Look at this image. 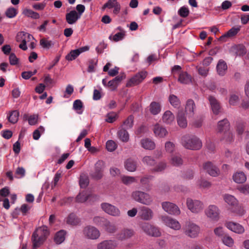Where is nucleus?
<instances>
[{"mask_svg":"<svg viewBox=\"0 0 249 249\" xmlns=\"http://www.w3.org/2000/svg\"><path fill=\"white\" fill-rule=\"evenodd\" d=\"M49 234V231L46 226L37 228L32 236L33 249L39 247L46 240Z\"/></svg>","mask_w":249,"mask_h":249,"instance_id":"nucleus-1","label":"nucleus"},{"mask_svg":"<svg viewBox=\"0 0 249 249\" xmlns=\"http://www.w3.org/2000/svg\"><path fill=\"white\" fill-rule=\"evenodd\" d=\"M182 145L186 149L196 150L202 146L201 141L195 136L185 135L181 139Z\"/></svg>","mask_w":249,"mask_h":249,"instance_id":"nucleus-2","label":"nucleus"},{"mask_svg":"<svg viewBox=\"0 0 249 249\" xmlns=\"http://www.w3.org/2000/svg\"><path fill=\"white\" fill-rule=\"evenodd\" d=\"M184 233L190 238L196 237L200 231V227L191 221H186L182 227Z\"/></svg>","mask_w":249,"mask_h":249,"instance_id":"nucleus-3","label":"nucleus"},{"mask_svg":"<svg viewBox=\"0 0 249 249\" xmlns=\"http://www.w3.org/2000/svg\"><path fill=\"white\" fill-rule=\"evenodd\" d=\"M131 197L135 201L145 205H150L153 201L149 194L140 191L133 192Z\"/></svg>","mask_w":249,"mask_h":249,"instance_id":"nucleus-4","label":"nucleus"},{"mask_svg":"<svg viewBox=\"0 0 249 249\" xmlns=\"http://www.w3.org/2000/svg\"><path fill=\"white\" fill-rule=\"evenodd\" d=\"M142 230L148 235L158 237L161 236V233L160 229L149 223L144 222L140 226Z\"/></svg>","mask_w":249,"mask_h":249,"instance_id":"nucleus-5","label":"nucleus"},{"mask_svg":"<svg viewBox=\"0 0 249 249\" xmlns=\"http://www.w3.org/2000/svg\"><path fill=\"white\" fill-rule=\"evenodd\" d=\"M188 209L193 213H197L201 212L204 208L203 203L198 200L188 198L186 200Z\"/></svg>","mask_w":249,"mask_h":249,"instance_id":"nucleus-6","label":"nucleus"},{"mask_svg":"<svg viewBox=\"0 0 249 249\" xmlns=\"http://www.w3.org/2000/svg\"><path fill=\"white\" fill-rule=\"evenodd\" d=\"M83 233L86 238L92 240L98 239L100 235L99 231L91 226L85 227L83 229Z\"/></svg>","mask_w":249,"mask_h":249,"instance_id":"nucleus-7","label":"nucleus"},{"mask_svg":"<svg viewBox=\"0 0 249 249\" xmlns=\"http://www.w3.org/2000/svg\"><path fill=\"white\" fill-rule=\"evenodd\" d=\"M205 213L206 216L211 220L217 221L219 219L220 210L214 205H210L205 210Z\"/></svg>","mask_w":249,"mask_h":249,"instance_id":"nucleus-8","label":"nucleus"},{"mask_svg":"<svg viewBox=\"0 0 249 249\" xmlns=\"http://www.w3.org/2000/svg\"><path fill=\"white\" fill-rule=\"evenodd\" d=\"M104 162L102 160H98L94 165V170L90 173V177L96 180L100 179L103 176Z\"/></svg>","mask_w":249,"mask_h":249,"instance_id":"nucleus-9","label":"nucleus"},{"mask_svg":"<svg viewBox=\"0 0 249 249\" xmlns=\"http://www.w3.org/2000/svg\"><path fill=\"white\" fill-rule=\"evenodd\" d=\"M102 209L107 213L113 216H119L121 212L117 207L108 203H103L101 204Z\"/></svg>","mask_w":249,"mask_h":249,"instance_id":"nucleus-10","label":"nucleus"},{"mask_svg":"<svg viewBox=\"0 0 249 249\" xmlns=\"http://www.w3.org/2000/svg\"><path fill=\"white\" fill-rule=\"evenodd\" d=\"M146 75L147 72L145 71L138 72L129 79L126 83V86L130 87L139 84L143 80Z\"/></svg>","mask_w":249,"mask_h":249,"instance_id":"nucleus-11","label":"nucleus"},{"mask_svg":"<svg viewBox=\"0 0 249 249\" xmlns=\"http://www.w3.org/2000/svg\"><path fill=\"white\" fill-rule=\"evenodd\" d=\"M163 210L170 214L178 215L180 213V211L177 205L169 202H164L162 203Z\"/></svg>","mask_w":249,"mask_h":249,"instance_id":"nucleus-12","label":"nucleus"},{"mask_svg":"<svg viewBox=\"0 0 249 249\" xmlns=\"http://www.w3.org/2000/svg\"><path fill=\"white\" fill-rule=\"evenodd\" d=\"M138 216L142 219L149 221L152 219L153 216V212L148 207L141 206L139 208Z\"/></svg>","mask_w":249,"mask_h":249,"instance_id":"nucleus-13","label":"nucleus"},{"mask_svg":"<svg viewBox=\"0 0 249 249\" xmlns=\"http://www.w3.org/2000/svg\"><path fill=\"white\" fill-rule=\"evenodd\" d=\"M163 223L167 226L175 230H179L181 228V225L176 219L168 216H163L161 218Z\"/></svg>","mask_w":249,"mask_h":249,"instance_id":"nucleus-14","label":"nucleus"},{"mask_svg":"<svg viewBox=\"0 0 249 249\" xmlns=\"http://www.w3.org/2000/svg\"><path fill=\"white\" fill-rule=\"evenodd\" d=\"M203 168L210 176L213 177H217L220 173L219 169L210 161L204 163Z\"/></svg>","mask_w":249,"mask_h":249,"instance_id":"nucleus-15","label":"nucleus"},{"mask_svg":"<svg viewBox=\"0 0 249 249\" xmlns=\"http://www.w3.org/2000/svg\"><path fill=\"white\" fill-rule=\"evenodd\" d=\"M89 50V47L86 46L79 48L76 50H71L65 57V59L68 61H72L75 59L82 53Z\"/></svg>","mask_w":249,"mask_h":249,"instance_id":"nucleus-16","label":"nucleus"},{"mask_svg":"<svg viewBox=\"0 0 249 249\" xmlns=\"http://www.w3.org/2000/svg\"><path fill=\"white\" fill-rule=\"evenodd\" d=\"M225 226L230 230L238 234H241L245 231L244 227L237 223L227 222L226 223Z\"/></svg>","mask_w":249,"mask_h":249,"instance_id":"nucleus-17","label":"nucleus"},{"mask_svg":"<svg viewBox=\"0 0 249 249\" xmlns=\"http://www.w3.org/2000/svg\"><path fill=\"white\" fill-rule=\"evenodd\" d=\"M133 230L128 229H124L122 230L116 235V238L121 241L128 239L134 235Z\"/></svg>","mask_w":249,"mask_h":249,"instance_id":"nucleus-18","label":"nucleus"},{"mask_svg":"<svg viewBox=\"0 0 249 249\" xmlns=\"http://www.w3.org/2000/svg\"><path fill=\"white\" fill-rule=\"evenodd\" d=\"M210 104L213 113L216 115L218 114L221 109V106L219 101L213 96L208 97Z\"/></svg>","mask_w":249,"mask_h":249,"instance_id":"nucleus-19","label":"nucleus"},{"mask_svg":"<svg viewBox=\"0 0 249 249\" xmlns=\"http://www.w3.org/2000/svg\"><path fill=\"white\" fill-rule=\"evenodd\" d=\"M195 109L196 105L194 101L192 99L188 100L185 105V112L189 117L194 116Z\"/></svg>","mask_w":249,"mask_h":249,"instance_id":"nucleus-20","label":"nucleus"},{"mask_svg":"<svg viewBox=\"0 0 249 249\" xmlns=\"http://www.w3.org/2000/svg\"><path fill=\"white\" fill-rule=\"evenodd\" d=\"M162 122L167 125H172L175 124V116L170 110H166L162 117Z\"/></svg>","mask_w":249,"mask_h":249,"instance_id":"nucleus-21","label":"nucleus"},{"mask_svg":"<svg viewBox=\"0 0 249 249\" xmlns=\"http://www.w3.org/2000/svg\"><path fill=\"white\" fill-rule=\"evenodd\" d=\"M117 243L114 240H105L97 245V249H114Z\"/></svg>","mask_w":249,"mask_h":249,"instance_id":"nucleus-22","label":"nucleus"},{"mask_svg":"<svg viewBox=\"0 0 249 249\" xmlns=\"http://www.w3.org/2000/svg\"><path fill=\"white\" fill-rule=\"evenodd\" d=\"M80 18L75 10H71L66 14V21L69 24H74Z\"/></svg>","mask_w":249,"mask_h":249,"instance_id":"nucleus-23","label":"nucleus"},{"mask_svg":"<svg viewBox=\"0 0 249 249\" xmlns=\"http://www.w3.org/2000/svg\"><path fill=\"white\" fill-rule=\"evenodd\" d=\"M153 131L155 135L159 138H163L168 134L166 128L158 124L155 125Z\"/></svg>","mask_w":249,"mask_h":249,"instance_id":"nucleus-24","label":"nucleus"},{"mask_svg":"<svg viewBox=\"0 0 249 249\" xmlns=\"http://www.w3.org/2000/svg\"><path fill=\"white\" fill-rule=\"evenodd\" d=\"M177 122L178 125L181 127L185 128L187 125V121L185 116V114L182 110L178 111Z\"/></svg>","mask_w":249,"mask_h":249,"instance_id":"nucleus-25","label":"nucleus"},{"mask_svg":"<svg viewBox=\"0 0 249 249\" xmlns=\"http://www.w3.org/2000/svg\"><path fill=\"white\" fill-rule=\"evenodd\" d=\"M218 131L220 133L229 130L230 123L227 119H224L218 122L217 124Z\"/></svg>","mask_w":249,"mask_h":249,"instance_id":"nucleus-26","label":"nucleus"},{"mask_svg":"<svg viewBox=\"0 0 249 249\" xmlns=\"http://www.w3.org/2000/svg\"><path fill=\"white\" fill-rule=\"evenodd\" d=\"M149 109L152 114L156 115L160 112L161 106L158 102H152L149 106Z\"/></svg>","mask_w":249,"mask_h":249,"instance_id":"nucleus-27","label":"nucleus"},{"mask_svg":"<svg viewBox=\"0 0 249 249\" xmlns=\"http://www.w3.org/2000/svg\"><path fill=\"white\" fill-rule=\"evenodd\" d=\"M216 69L217 73L219 75H224L227 70L226 63L223 60H220L217 64Z\"/></svg>","mask_w":249,"mask_h":249,"instance_id":"nucleus-28","label":"nucleus"},{"mask_svg":"<svg viewBox=\"0 0 249 249\" xmlns=\"http://www.w3.org/2000/svg\"><path fill=\"white\" fill-rule=\"evenodd\" d=\"M141 144L142 146L145 149L152 150L155 147L154 142L148 138L142 139L141 141Z\"/></svg>","mask_w":249,"mask_h":249,"instance_id":"nucleus-29","label":"nucleus"},{"mask_svg":"<svg viewBox=\"0 0 249 249\" xmlns=\"http://www.w3.org/2000/svg\"><path fill=\"white\" fill-rule=\"evenodd\" d=\"M66 231L64 230H60L57 232L54 237V241L56 244H60L65 239Z\"/></svg>","mask_w":249,"mask_h":249,"instance_id":"nucleus-30","label":"nucleus"},{"mask_svg":"<svg viewBox=\"0 0 249 249\" xmlns=\"http://www.w3.org/2000/svg\"><path fill=\"white\" fill-rule=\"evenodd\" d=\"M232 178L237 183H243L246 181L247 177L243 172H237L233 174Z\"/></svg>","mask_w":249,"mask_h":249,"instance_id":"nucleus-31","label":"nucleus"},{"mask_svg":"<svg viewBox=\"0 0 249 249\" xmlns=\"http://www.w3.org/2000/svg\"><path fill=\"white\" fill-rule=\"evenodd\" d=\"M124 166L128 171L134 172L137 168V162L132 159H129L125 162Z\"/></svg>","mask_w":249,"mask_h":249,"instance_id":"nucleus-32","label":"nucleus"},{"mask_svg":"<svg viewBox=\"0 0 249 249\" xmlns=\"http://www.w3.org/2000/svg\"><path fill=\"white\" fill-rule=\"evenodd\" d=\"M178 81L183 84H188L191 82V77L187 72H181L179 75Z\"/></svg>","mask_w":249,"mask_h":249,"instance_id":"nucleus-33","label":"nucleus"},{"mask_svg":"<svg viewBox=\"0 0 249 249\" xmlns=\"http://www.w3.org/2000/svg\"><path fill=\"white\" fill-rule=\"evenodd\" d=\"M170 104L175 108H179L181 102L179 98L174 94H170L168 98Z\"/></svg>","mask_w":249,"mask_h":249,"instance_id":"nucleus-34","label":"nucleus"},{"mask_svg":"<svg viewBox=\"0 0 249 249\" xmlns=\"http://www.w3.org/2000/svg\"><path fill=\"white\" fill-rule=\"evenodd\" d=\"M118 136L123 142H127L129 140V134L125 128H122L118 131Z\"/></svg>","mask_w":249,"mask_h":249,"instance_id":"nucleus-35","label":"nucleus"},{"mask_svg":"<svg viewBox=\"0 0 249 249\" xmlns=\"http://www.w3.org/2000/svg\"><path fill=\"white\" fill-rule=\"evenodd\" d=\"M224 199L228 204L232 207L238 204L237 200L233 196L230 195H225L224 196Z\"/></svg>","mask_w":249,"mask_h":249,"instance_id":"nucleus-36","label":"nucleus"},{"mask_svg":"<svg viewBox=\"0 0 249 249\" xmlns=\"http://www.w3.org/2000/svg\"><path fill=\"white\" fill-rule=\"evenodd\" d=\"M233 139V134L230 130L223 132L221 136V141L227 143H231Z\"/></svg>","mask_w":249,"mask_h":249,"instance_id":"nucleus-37","label":"nucleus"},{"mask_svg":"<svg viewBox=\"0 0 249 249\" xmlns=\"http://www.w3.org/2000/svg\"><path fill=\"white\" fill-rule=\"evenodd\" d=\"M80 221L79 218L73 213L70 214L67 218V224L71 225H77Z\"/></svg>","mask_w":249,"mask_h":249,"instance_id":"nucleus-38","label":"nucleus"},{"mask_svg":"<svg viewBox=\"0 0 249 249\" xmlns=\"http://www.w3.org/2000/svg\"><path fill=\"white\" fill-rule=\"evenodd\" d=\"M39 43L40 45L45 49H49L54 45V43L52 40H48L46 38H41Z\"/></svg>","mask_w":249,"mask_h":249,"instance_id":"nucleus-39","label":"nucleus"},{"mask_svg":"<svg viewBox=\"0 0 249 249\" xmlns=\"http://www.w3.org/2000/svg\"><path fill=\"white\" fill-rule=\"evenodd\" d=\"M241 26H239L237 27H232L229 30L226 34L222 36L221 38L229 37H231L236 36L240 30Z\"/></svg>","mask_w":249,"mask_h":249,"instance_id":"nucleus-40","label":"nucleus"},{"mask_svg":"<svg viewBox=\"0 0 249 249\" xmlns=\"http://www.w3.org/2000/svg\"><path fill=\"white\" fill-rule=\"evenodd\" d=\"M233 49L235 52L236 54L239 56H242L245 54L247 53L245 47L242 44H239L234 46L233 47Z\"/></svg>","mask_w":249,"mask_h":249,"instance_id":"nucleus-41","label":"nucleus"},{"mask_svg":"<svg viewBox=\"0 0 249 249\" xmlns=\"http://www.w3.org/2000/svg\"><path fill=\"white\" fill-rule=\"evenodd\" d=\"M90 196V195L87 194L85 192H82L77 196L76 201L77 202L83 203L87 201Z\"/></svg>","mask_w":249,"mask_h":249,"instance_id":"nucleus-42","label":"nucleus"},{"mask_svg":"<svg viewBox=\"0 0 249 249\" xmlns=\"http://www.w3.org/2000/svg\"><path fill=\"white\" fill-rule=\"evenodd\" d=\"M122 182L126 185H128L134 182H137V180L135 177L123 176L121 178Z\"/></svg>","mask_w":249,"mask_h":249,"instance_id":"nucleus-43","label":"nucleus"},{"mask_svg":"<svg viewBox=\"0 0 249 249\" xmlns=\"http://www.w3.org/2000/svg\"><path fill=\"white\" fill-rule=\"evenodd\" d=\"M93 222L98 226L103 228L107 223V219L104 217L96 216L93 218Z\"/></svg>","mask_w":249,"mask_h":249,"instance_id":"nucleus-44","label":"nucleus"},{"mask_svg":"<svg viewBox=\"0 0 249 249\" xmlns=\"http://www.w3.org/2000/svg\"><path fill=\"white\" fill-rule=\"evenodd\" d=\"M18 111L17 110H14L10 113V115L8 117V119L10 123L15 124L18 121Z\"/></svg>","mask_w":249,"mask_h":249,"instance_id":"nucleus-45","label":"nucleus"},{"mask_svg":"<svg viewBox=\"0 0 249 249\" xmlns=\"http://www.w3.org/2000/svg\"><path fill=\"white\" fill-rule=\"evenodd\" d=\"M23 14L27 17L32 18L34 19H38L40 17L38 13L30 9H26L24 10Z\"/></svg>","mask_w":249,"mask_h":249,"instance_id":"nucleus-46","label":"nucleus"},{"mask_svg":"<svg viewBox=\"0 0 249 249\" xmlns=\"http://www.w3.org/2000/svg\"><path fill=\"white\" fill-rule=\"evenodd\" d=\"M171 164L174 166H179L183 163V160L180 156H173L171 159Z\"/></svg>","mask_w":249,"mask_h":249,"instance_id":"nucleus-47","label":"nucleus"},{"mask_svg":"<svg viewBox=\"0 0 249 249\" xmlns=\"http://www.w3.org/2000/svg\"><path fill=\"white\" fill-rule=\"evenodd\" d=\"M239 101V96L238 94L236 93H231L230 94L229 103V104L231 106H236L237 105L238 102Z\"/></svg>","mask_w":249,"mask_h":249,"instance_id":"nucleus-48","label":"nucleus"},{"mask_svg":"<svg viewBox=\"0 0 249 249\" xmlns=\"http://www.w3.org/2000/svg\"><path fill=\"white\" fill-rule=\"evenodd\" d=\"M134 117L132 115H129L127 119L124 122V125L125 129H129L132 127L133 125Z\"/></svg>","mask_w":249,"mask_h":249,"instance_id":"nucleus-49","label":"nucleus"},{"mask_svg":"<svg viewBox=\"0 0 249 249\" xmlns=\"http://www.w3.org/2000/svg\"><path fill=\"white\" fill-rule=\"evenodd\" d=\"M223 243L228 247H231L233 244V240L228 234H225L222 238Z\"/></svg>","mask_w":249,"mask_h":249,"instance_id":"nucleus-50","label":"nucleus"},{"mask_svg":"<svg viewBox=\"0 0 249 249\" xmlns=\"http://www.w3.org/2000/svg\"><path fill=\"white\" fill-rule=\"evenodd\" d=\"M142 161L144 164L151 166L154 165L156 163V161L154 158L151 156H148L144 157L142 160Z\"/></svg>","mask_w":249,"mask_h":249,"instance_id":"nucleus-51","label":"nucleus"},{"mask_svg":"<svg viewBox=\"0 0 249 249\" xmlns=\"http://www.w3.org/2000/svg\"><path fill=\"white\" fill-rule=\"evenodd\" d=\"M45 131L44 127L40 126L37 129H36L33 134V139L35 140H38L40 137L41 134Z\"/></svg>","mask_w":249,"mask_h":249,"instance_id":"nucleus-52","label":"nucleus"},{"mask_svg":"<svg viewBox=\"0 0 249 249\" xmlns=\"http://www.w3.org/2000/svg\"><path fill=\"white\" fill-rule=\"evenodd\" d=\"M18 14L17 10L14 7L8 8L5 12V15L9 18H13L17 16Z\"/></svg>","mask_w":249,"mask_h":249,"instance_id":"nucleus-53","label":"nucleus"},{"mask_svg":"<svg viewBox=\"0 0 249 249\" xmlns=\"http://www.w3.org/2000/svg\"><path fill=\"white\" fill-rule=\"evenodd\" d=\"M124 32H120L114 35L113 36H110L109 39L110 40L112 39L113 41L117 42L122 40L124 37Z\"/></svg>","mask_w":249,"mask_h":249,"instance_id":"nucleus-54","label":"nucleus"},{"mask_svg":"<svg viewBox=\"0 0 249 249\" xmlns=\"http://www.w3.org/2000/svg\"><path fill=\"white\" fill-rule=\"evenodd\" d=\"M103 228L107 231L110 233H114L117 230L116 226L114 224H111L108 220L107 223L105 225Z\"/></svg>","mask_w":249,"mask_h":249,"instance_id":"nucleus-55","label":"nucleus"},{"mask_svg":"<svg viewBox=\"0 0 249 249\" xmlns=\"http://www.w3.org/2000/svg\"><path fill=\"white\" fill-rule=\"evenodd\" d=\"M231 210L232 212L239 216H242L245 213V211L243 208L241 206H238V204L234 207H232Z\"/></svg>","mask_w":249,"mask_h":249,"instance_id":"nucleus-56","label":"nucleus"},{"mask_svg":"<svg viewBox=\"0 0 249 249\" xmlns=\"http://www.w3.org/2000/svg\"><path fill=\"white\" fill-rule=\"evenodd\" d=\"M89 180L88 177L81 176L79 179V184L81 188H86L89 184Z\"/></svg>","mask_w":249,"mask_h":249,"instance_id":"nucleus-57","label":"nucleus"},{"mask_svg":"<svg viewBox=\"0 0 249 249\" xmlns=\"http://www.w3.org/2000/svg\"><path fill=\"white\" fill-rule=\"evenodd\" d=\"M189 9L185 6L180 7L178 11V15L182 18L187 17L189 15Z\"/></svg>","mask_w":249,"mask_h":249,"instance_id":"nucleus-58","label":"nucleus"},{"mask_svg":"<svg viewBox=\"0 0 249 249\" xmlns=\"http://www.w3.org/2000/svg\"><path fill=\"white\" fill-rule=\"evenodd\" d=\"M117 148L116 143L112 140H108L106 143L107 149L110 152L114 151Z\"/></svg>","mask_w":249,"mask_h":249,"instance_id":"nucleus-59","label":"nucleus"},{"mask_svg":"<svg viewBox=\"0 0 249 249\" xmlns=\"http://www.w3.org/2000/svg\"><path fill=\"white\" fill-rule=\"evenodd\" d=\"M245 123L241 122L239 121L237 122L236 123V131L238 134L241 135L242 134L244 130H245Z\"/></svg>","mask_w":249,"mask_h":249,"instance_id":"nucleus-60","label":"nucleus"},{"mask_svg":"<svg viewBox=\"0 0 249 249\" xmlns=\"http://www.w3.org/2000/svg\"><path fill=\"white\" fill-rule=\"evenodd\" d=\"M166 167V163L164 162H160L155 168H154L152 172H161L164 170Z\"/></svg>","mask_w":249,"mask_h":249,"instance_id":"nucleus-61","label":"nucleus"},{"mask_svg":"<svg viewBox=\"0 0 249 249\" xmlns=\"http://www.w3.org/2000/svg\"><path fill=\"white\" fill-rule=\"evenodd\" d=\"M89 64L88 69V71L92 72L94 71V66L97 63V60L95 59H90L89 61Z\"/></svg>","mask_w":249,"mask_h":249,"instance_id":"nucleus-62","label":"nucleus"},{"mask_svg":"<svg viewBox=\"0 0 249 249\" xmlns=\"http://www.w3.org/2000/svg\"><path fill=\"white\" fill-rule=\"evenodd\" d=\"M83 107V103L80 100L77 99L74 101L73 104V109L78 111L81 110Z\"/></svg>","mask_w":249,"mask_h":249,"instance_id":"nucleus-63","label":"nucleus"},{"mask_svg":"<svg viewBox=\"0 0 249 249\" xmlns=\"http://www.w3.org/2000/svg\"><path fill=\"white\" fill-rule=\"evenodd\" d=\"M165 148L166 152L172 153L174 151L175 144L171 142H167L165 144Z\"/></svg>","mask_w":249,"mask_h":249,"instance_id":"nucleus-64","label":"nucleus"}]
</instances>
